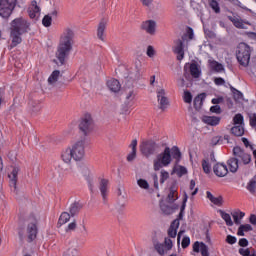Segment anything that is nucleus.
Wrapping results in <instances>:
<instances>
[{
  "label": "nucleus",
  "mask_w": 256,
  "mask_h": 256,
  "mask_svg": "<svg viewBox=\"0 0 256 256\" xmlns=\"http://www.w3.org/2000/svg\"><path fill=\"white\" fill-rule=\"evenodd\" d=\"M75 37V32L71 28H65L60 35L59 43L55 53L56 59L54 63L58 65H65L69 53L73 51V38Z\"/></svg>",
  "instance_id": "f257e3e1"
},
{
  "label": "nucleus",
  "mask_w": 256,
  "mask_h": 256,
  "mask_svg": "<svg viewBox=\"0 0 256 256\" xmlns=\"http://www.w3.org/2000/svg\"><path fill=\"white\" fill-rule=\"evenodd\" d=\"M85 157V140L76 142L72 148L64 150L61 154V159L64 163H71V160L82 161Z\"/></svg>",
  "instance_id": "f03ea898"
},
{
  "label": "nucleus",
  "mask_w": 256,
  "mask_h": 256,
  "mask_svg": "<svg viewBox=\"0 0 256 256\" xmlns=\"http://www.w3.org/2000/svg\"><path fill=\"white\" fill-rule=\"evenodd\" d=\"M251 46L245 43H240L237 47L236 57L240 65L247 67L249 61L251 60Z\"/></svg>",
  "instance_id": "7ed1b4c3"
},
{
  "label": "nucleus",
  "mask_w": 256,
  "mask_h": 256,
  "mask_svg": "<svg viewBox=\"0 0 256 256\" xmlns=\"http://www.w3.org/2000/svg\"><path fill=\"white\" fill-rule=\"evenodd\" d=\"M171 164V148L166 147L165 150L154 160V171H159L162 167H167Z\"/></svg>",
  "instance_id": "20e7f679"
},
{
  "label": "nucleus",
  "mask_w": 256,
  "mask_h": 256,
  "mask_svg": "<svg viewBox=\"0 0 256 256\" xmlns=\"http://www.w3.org/2000/svg\"><path fill=\"white\" fill-rule=\"evenodd\" d=\"M15 5H17V0H0V17L3 19L11 17Z\"/></svg>",
  "instance_id": "39448f33"
},
{
  "label": "nucleus",
  "mask_w": 256,
  "mask_h": 256,
  "mask_svg": "<svg viewBox=\"0 0 256 256\" xmlns=\"http://www.w3.org/2000/svg\"><path fill=\"white\" fill-rule=\"evenodd\" d=\"M15 23L16 33H27L29 31V27H31V23L27 18H16L12 21L10 29L13 27Z\"/></svg>",
  "instance_id": "423d86ee"
},
{
  "label": "nucleus",
  "mask_w": 256,
  "mask_h": 256,
  "mask_svg": "<svg viewBox=\"0 0 256 256\" xmlns=\"http://www.w3.org/2000/svg\"><path fill=\"white\" fill-rule=\"evenodd\" d=\"M26 236L28 243H31L37 239V219L30 218V223L26 228Z\"/></svg>",
  "instance_id": "0eeeda50"
},
{
  "label": "nucleus",
  "mask_w": 256,
  "mask_h": 256,
  "mask_svg": "<svg viewBox=\"0 0 256 256\" xmlns=\"http://www.w3.org/2000/svg\"><path fill=\"white\" fill-rule=\"evenodd\" d=\"M157 149V144L153 141H145L140 144V151L144 157H151Z\"/></svg>",
  "instance_id": "6e6552de"
},
{
  "label": "nucleus",
  "mask_w": 256,
  "mask_h": 256,
  "mask_svg": "<svg viewBox=\"0 0 256 256\" xmlns=\"http://www.w3.org/2000/svg\"><path fill=\"white\" fill-rule=\"evenodd\" d=\"M189 73L194 79L201 77V67L197 63H188L184 66V75Z\"/></svg>",
  "instance_id": "1a4fd4ad"
},
{
  "label": "nucleus",
  "mask_w": 256,
  "mask_h": 256,
  "mask_svg": "<svg viewBox=\"0 0 256 256\" xmlns=\"http://www.w3.org/2000/svg\"><path fill=\"white\" fill-rule=\"evenodd\" d=\"M233 155L238 162L241 161L244 165H249V163H251V155L244 152L241 147H234Z\"/></svg>",
  "instance_id": "9d476101"
},
{
  "label": "nucleus",
  "mask_w": 256,
  "mask_h": 256,
  "mask_svg": "<svg viewBox=\"0 0 256 256\" xmlns=\"http://www.w3.org/2000/svg\"><path fill=\"white\" fill-rule=\"evenodd\" d=\"M80 129H89L90 127H97V121L91 114H85L79 122Z\"/></svg>",
  "instance_id": "9b49d317"
},
{
  "label": "nucleus",
  "mask_w": 256,
  "mask_h": 256,
  "mask_svg": "<svg viewBox=\"0 0 256 256\" xmlns=\"http://www.w3.org/2000/svg\"><path fill=\"white\" fill-rule=\"evenodd\" d=\"M157 99L160 109H167V107H169V99H167V91L165 88H158Z\"/></svg>",
  "instance_id": "f8f14e48"
},
{
  "label": "nucleus",
  "mask_w": 256,
  "mask_h": 256,
  "mask_svg": "<svg viewBox=\"0 0 256 256\" xmlns=\"http://www.w3.org/2000/svg\"><path fill=\"white\" fill-rule=\"evenodd\" d=\"M15 23L17 22H14L12 24V27L10 28V31H11L10 39L12 41L11 47H17V45H19L22 41L21 35H23V33L17 32V26H15Z\"/></svg>",
  "instance_id": "ddd939ff"
},
{
  "label": "nucleus",
  "mask_w": 256,
  "mask_h": 256,
  "mask_svg": "<svg viewBox=\"0 0 256 256\" xmlns=\"http://www.w3.org/2000/svg\"><path fill=\"white\" fill-rule=\"evenodd\" d=\"M173 51L177 54L178 61H183L185 57V44L183 40H176L174 42Z\"/></svg>",
  "instance_id": "4468645a"
},
{
  "label": "nucleus",
  "mask_w": 256,
  "mask_h": 256,
  "mask_svg": "<svg viewBox=\"0 0 256 256\" xmlns=\"http://www.w3.org/2000/svg\"><path fill=\"white\" fill-rule=\"evenodd\" d=\"M141 29H143V31H146V33H148L149 35H155V33L157 32V22H155L154 20H146L142 22Z\"/></svg>",
  "instance_id": "2eb2a0df"
},
{
  "label": "nucleus",
  "mask_w": 256,
  "mask_h": 256,
  "mask_svg": "<svg viewBox=\"0 0 256 256\" xmlns=\"http://www.w3.org/2000/svg\"><path fill=\"white\" fill-rule=\"evenodd\" d=\"M41 14V8L37 4V1H32L30 6L28 7V15L30 19H37Z\"/></svg>",
  "instance_id": "dca6fc26"
},
{
  "label": "nucleus",
  "mask_w": 256,
  "mask_h": 256,
  "mask_svg": "<svg viewBox=\"0 0 256 256\" xmlns=\"http://www.w3.org/2000/svg\"><path fill=\"white\" fill-rule=\"evenodd\" d=\"M229 20L233 23L236 29H248L247 25H251V22L243 20L239 17H229Z\"/></svg>",
  "instance_id": "f3484780"
},
{
  "label": "nucleus",
  "mask_w": 256,
  "mask_h": 256,
  "mask_svg": "<svg viewBox=\"0 0 256 256\" xmlns=\"http://www.w3.org/2000/svg\"><path fill=\"white\" fill-rule=\"evenodd\" d=\"M193 251L201 253L202 256H209V247L203 242H195L193 244Z\"/></svg>",
  "instance_id": "a211bd4d"
},
{
  "label": "nucleus",
  "mask_w": 256,
  "mask_h": 256,
  "mask_svg": "<svg viewBox=\"0 0 256 256\" xmlns=\"http://www.w3.org/2000/svg\"><path fill=\"white\" fill-rule=\"evenodd\" d=\"M106 86L111 93H119V91H121V83L115 78H110L106 82Z\"/></svg>",
  "instance_id": "6ab92c4d"
},
{
  "label": "nucleus",
  "mask_w": 256,
  "mask_h": 256,
  "mask_svg": "<svg viewBox=\"0 0 256 256\" xmlns=\"http://www.w3.org/2000/svg\"><path fill=\"white\" fill-rule=\"evenodd\" d=\"M107 29V20L103 19L99 22L97 27V37L100 41H105L107 35L105 30Z\"/></svg>",
  "instance_id": "aec40b11"
},
{
  "label": "nucleus",
  "mask_w": 256,
  "mask_h": 256,
  "mask_svg": "<svg viewBox=\"0 0 256 256\" xmlns=\"http://www.w3.org/2000/svg\"><path fill=\"white\" fill-rule=\"evenodd\" d=\"M99 189L102 195V199L105 203V201H107V195H109V180L101 179L99 184Z\"/></svg>",
  "instance_id": "412c9836"
},
{
  "label": "nucleus",
  "mask_w": 256,
  "mask_h": 256,
  "mask_svg": "<svg viewBox=\"0 0 256 256\" xmlns=\"http://www.w3.org/2000/svg\"><path fill=\"white\" fill-rule=\"evenodd\" d=\"M213 171L217 177H225L229 173L227 165L218 163L213 167Z\"/></svg>",
  "instance_id": "4be33fe9"
},
{
  "label": "nucleus",
  "mask_w": 256,
  "mask_h": 256,
  "mask_svg": "<svg viewBox=\"0 0 256 256\" xmlns=\"http://www.w3.org/2000/svg\"><path fill=\"white\" fill-rule=\"evenodd\" d=\"M64 256H79V250H77V241L72 240L69 242V246L64 252Z\"/></svg>",
  "instance_id": "5701e85b"
},
{
  "label": "nucleus",
  "mask_w": 256,
  "mask_h": 256,
  "mask_svg": "<svg viewBox=\"0 0 256 256\" xmlns=\"http://www.w3.org/2000/svg\"><path fill=\"white\" fill-rule=\"evenodd\" d=\"M208 67L212 71H215V73H225V67L223 66V64H221L215 60H209Z\"/></svg>",
  "instance_id": "b1692460"
},
{
  "label": "nucleus",
  "mask_w": 256,
  "mask_h": 256,
  "mask_svg": "<svg viewBox=\"0 0 256 256\" xmlns=\"http://www.w3.org/2000/svg\"><path fill=\"white\" fill-rule=\"evenodd\" d=\"M202 121L206 125H210L211 127H216V125H219V123H221V118L217 116H203Z\"/></svg>",
  "instance_id": "393cba45"
},
{
  "label": "nucleus",
  "mask_w": 256,
  "mask_h": 256,
  "mask_svg": "<svg viewBox=\"0 0 256 256\" xmlns=\"http://www.w3.org/2000/svg\"><path fill=\"white\" fill-rule=\"evenodd\" d=\"M177 189V182H173L169 189V194L167 197L169 203H174V201H177V199L179 198L177 196Z\"/></svg>",
  "instance_id": "a878e982"
},
{
  "label": "nucleus",
  "mask_w": 256,
  "mask_h": 256,
  "mask_svg": "<svg viewBox=\"0 0 256 256\" xmlns=\"http://www.w3.org/2000/svg\"><path fill=\"white\" fill-rule=\"evenodd\" d=\"M129 147L131 149V152L127 156V161H135V158L137 157V140H132Z\"/></svg>",
  "instance_id": "bb28decb"
},
{
  "label": "nucleus",
  "mask_w": 256,
  "mask_h": 256,
  "mask_svg": "<svg viewBox=\"0 0 256 256\" xmlns=\"http://www.w3.org/2000/svg\"><path fill=\"white\" fill-rule=\"evenodd\" d=\"M139 77H140L139 72L130 73L125 81V85H124L125 89H127V87L128 88L133 87V82L137 81Z\"/></svg>",
  "instance_id": "cd10ccee"
},
{
  "label": "nucleus",
  "mask_w": 256,
  "mask_h": 256,
  "mask_svg": "<svg viewBox=\"0 0 256 256\" xmlns=\"http://www.w3.org/2000/svg\"><path fill=\"white\" fill-rule=\"evenodd\" d=\"M206 197L211 201V203H213V205H217V207H221V205H223V197L221 196L215 197L211 192L207 191Z\"/></svg>",
  "instance_id": "c85d7f7f"
},
{
  "label": "nucleus",
  "mask_w": 256,
  "mask_h": 256,
  "mask_svg": "<svg viewBox=\"0 0 256 256\" xmlns=\"http://www.w3.org/2000/svg\"><path fill=\"white\" fill-rule=\"evenodd\" d=\"M177 229H179V220H174L168 229V236L171 237V239L177 237Z\"/></svg>",
  "instance_id": "c756f323"
},
{
  "label": "nucleus",
  "mask_w": 256,
  "mask_h": 256,
  "mask_svg": "<svg viewBox=\"0 0 256 256\" xmlns=\"http://www.w3.org/2000/svg\"><path fill=\"white\" fill-rule=\"evenodd\" d=\"M17 175H19V168H13L11 174L8 175L10 179V187L17 189Z\"/></svg>",
  "instance_id": "7c9ffc66"
},
{
  "label": "nucleus",
  "mask_w": 256,
  "mask_h": 256,
  "mask_svg": "<svg viewBox=\"0 0 256 256\" xmlns=\"http://www.w3.org/2000/svg\"><path fill=\"white\" fill-rule=\"evenodd\" d=\"M233 125L236 129H243V127H245V120L243 118V115L236 114L233 118Z\"/></svg>",
  "instance_id": "2f4dec72"
},
{
  "label": "nucleus",
  "mask_w": 256,
  "mask_h": 256,
  "mask_svg": "<svg viewBox=\"0 0 256 256\" xmlns=\"http://www.w3.org/2000/svg\"><path fill=\"white\" fill-rule=\"evenodd\" d=\"M249 231H253V226L250 224H241L238 228L237 235L239 237H245V233H249Z\"/></svg>",
  "instance_id": "473e14b6"
},
{
  "label": "nucleus",
  "mask_w": 256,
  "mask_h": 256,
  "mask_svg": "<svg viewBox=\"0 0 256 256\" xmlns=\"http://www.w3.org/2000/svg\"><path fill=\"white\" fill-rule=\"evenodd\" d=\"M231 216L234 219V223L235 225H241V219H243V217H245V212L242 211H234L231 213Z\"/></svg>",
  "instance_id": "72a5a7b5"
},
{
  "label": "nucleus",
  "mask_w": 256,
  "mask_h": 256,
  "mask_svg": "<svg viewBox=\"0 0 256 256\" xmlns=\"http://www.w3.org/2000/svg\"><path fill=\"white\" fill-rule=\"evenodd\" d=\"M228 167L231 173H237V169H239V160L236 158H230L228 160Z\"/></svg>",
  "instance_id": "f704fd0d"
},
{
  "label": "nucleus",
  "mask_w": 256,
  "mask_h": 256,
  "mask_svg": "<svg viewBox=\"0 0 256 256\" xmlns=\"http://www.w3.org/2000/svg\"><path fill=\"white\" fill-rule=\"evenodd\" d=\"M154 249L155 251H157V253H159L161 256L163 255H167V253L169 252V250H167V248L165 247L164 243H155L154 244Z\"/></svg>",
  "instance_id": "c9c22d12"
},
{
  "label": "nucleus",
  "mask_w": 256,
  "mask_h": 256,
  "mask_svg": "<svg viewBox=\"0 0 256 256\" xmlns=\"http://www.w3.org/2000/svg\"><path fill=\"white\" fill-rule=\"evenodd\" d=\"M61 77V72L59 70H54L48 78V83L50 85H55L56 81H59Z\"/></svg>",
  "instance_id": "e433bc0d"
},
{
  "label": "nucleus",
  "mask_w": 256,
  "mask_h": 256,
  "mask_svg": "<svg viewBox=\"0 0 256 256\" xmlns=\"http://www.w3.org/2000/svg\"><path fill=\"white\" fill-rule=\"evenodd\" d=\"M219 213H220L222 219L225 221L226 225H227L228 227H233L234 222H233V220L231 219V214L226 213V212L223 211V210H220Z\"/></svg>",
  "instance_id": "4c0bfd02"
},
{
  "label": "nucleus",
  "mask_w": 256,
  "mask_h": 256,
  "mask_svg": "<svg viewBox=\"0 0 256 256\" xmlns=\"http://www.w3.org/2000/svg\"><path fill=\"white\" fill-rule=\"evenodd\" d=\"M82 208H83V206L81 204H79L78 202L71 204L70 209H69L70 215L72 217H75V215H77V213H79Z\"/></svg>",
  "instance_id": "58836bf2"
},
{
  "label": "nucleus",
  "mask_w": 256,
  "mask_h": 256,
  "mask_svg": "<svg viewBox=\"0 0 256 256\" xmlns=\"http://www.w3.org/2000/svg\"><path fill=\"white\" fill-rule=\"evenodd\" d=\"M205 97H207V95L205 93H202L194 99V106L196 107V109H201L203 101H205Z\"/></svg>",
  "instance_id": "ea45409f"
},
{
  "label": "nucleus",
  "mask_w": 256,
  "mask_h": 256,
  "mask_svg": "<svg viewBox=\"0 0 256 256\" xmlns=\"http://www.w3.org/2000/svg\"><path fill=\"white\" fill-rule=\"evenodd\" d=\"M192 39H195V32H193V28H186L183 40L192 41Z\"/></svg>",
  "instance_id": "a19ab883"
},
{
  "label": "nucleus",
  "mask_w": 256,
  "mask_h": 256,
  "mask_svg": "<svg viewBox=\"0 0 256 256\" xmlns=\"http://www.w3.org/2000/svg\"><path fill=\"white\" fill-rule=\"evenodd\" d=\"M170 155H172L173 159H176V161H180L181 159V151L177 146H173L170 149Z\"/></svg>",
  "instance_id": "79ce46f5"
},
{
  "label": "nucleus",
  "mask_w": 256,
  "mask_h": 256,
  "mask_svg": "<svg viewBox=\"0 0 256 256\" xmlns=\"http://www.w3.org/2000/svg\"><path fill=\"white\" fill-rule=\"evenodd\" d=\"M69 219H71V214L63 212L58 220V225H65V223H68Z\"/></svg>",
  "instance_id": "37998d69"
},
{
  "label": "nucleus",
  "mask_w": 256,
  "mask_h": 256,
  "mask_svg": "<svg viewBox=\"0 0 256 256\" xmlns=\"http://www.w3.org/2000/svg\"><path fill=\"white\" fill-rule=\"evenodd\" d=\"M146 55L150 59H155V57L157 56V50H155L153 46H148L146 49Z\"/></svg>",
  "instance_id": "c03bdc74"
},
{
  "label": "nucleus",
  "mask_w": 256,
  "mask_h": 256,
  "mask_svg": "<svg viewBox=\"0 0 256 256\" xmlns=\"http://www.w3.org/2000/svg\"><path fill=\"white\" fill-rule=\"evenodd\" d=\"M247 189L250 193H256V176L249 181Z\"/></svg>",
  "instance_id": "a18cd8bd"
},
{
  "label": "nucleus",
  "mask_w": 256,
  "mask_h": 256,
  "mask_svg": "<svg viewBox=\"0 0 256 256\" xmlns=\"http://www.w3.org/2000/svg\"><path fill=\"white\" fill-rule=\"evenodd\" d=\"M135 100V90L133 88L126 90V101L127 103H131Z\"/></svg>",
  "instance_id": "49530a36"
},
{
  "label": "nucleus",
  "mask_w": 256,
  "mask_h": 256,
  "mask_svg": "<svg viewBox=\"0 0 256 256\" xmlns=\"http://www.w3.org/2000/svg\"><path fill=\"white\" fill-rule=\"evenodd\" d=\"M137 185L140 187V189H144V191H149V182L145 179H138Z\"/></svg>",
  "instance_id": "de8ad7c7"
},
{
  "label": "nucleus",
  "mask_w": 256,
  "mask_h": 256,
  "mask_svg": "<svg viewBox=\"0 0 256 256\" xmlns=\"http://www.w3.org/2000/svg\"><path fill=\"white\" fill-rule=\"evenodd\" d=\"M209 6L215 13H219L221 11V8H219V2H217V0H210Z\"/></svg>",
  "instance_id": "09e8293b"
},
{
  "label": "nucleus",
  "mask_w": 256,
  "mask_h": 256,
  "mask_svg": "<svg viewBox=\"0 0 256 256\" xmlns=\"http://www.w3.org/2000/svg\"><path fill=\"white\" fill-rule=\"evenodd\" d=\"M160 209L164 215H171L173 213V208L169 207L168 205L161 204Z\"/></svg>",
  "instance_id": "8fccbe9b"
},
{
  "label": "nucleus",
  "mask_w": 256,
  "mask_h": 256,
  "mask_svg": "<svg viewBox=\"0 0 256 256\" xmlns=\"http://www.w3.org/2000/svg\"><path fill=\"white\" fill-rule=\"evenodd\" d=\"M202 169L204 173H211V164H209V160L204 159L202 161Z\"/></svg>",
  "instance_id": "3c124183"
},
{
  "label": "nucleus",
  "mask_w": 256,
  "mask_h": 256,
  "mask_svg": "<svg viewBox=\"0 0 256 256\" xmlns=\"http://www.w3.org/2000/svg\"><path fill=\"white\" fill-rule=\"evenodd\" d=\"M169 179V172L162 170L160 173V184L163 185Z\"/></svg>",
  "instance_id": "603ef678"
},
{
  "label": "nucleus",
  "mask_w": 256,
  "mask_h": 256,
  "mask_svg": "<svg viewBox=\"0 0 256 256\" xmlns=\"http://www.w3.org/2000/svg\"><path fill=\"white\" fill-rule=\"evenodd\" d=\"M231 133L234 137H243L245 135V129H231Z\"/></svg>",
  "instance_id": "864d4df0"
},
{
  "label": "nucleus",
  "mask_w": 256,
  "mask_h": 256,
  "mask_svg": "<svg viewBox=\"0 0 256 256\" xmlns=\"http://www.w3.org/2000/svg\"><path fill=\"white\" fill-rule=\"evenodd\" d=\"M163 244L166 247L167 251H171V249H173V240L171 238H165Z\"/></svg>",
  "instance_id": "5fc2aeb1"
},
{
  "label": "nucleus",
  "mask_w": 256,
  "mask_h": 256,
  "mask_svg": "<svg viewBox=\"0 0 256 256\" xmlns=\"http://www.w3.org/2000/svg\"><path fill=\"white\" fill-rule=\"evenodd\" d=\"M52 21L53 19L51 18V16L46 15L42 20V24L44 25V27H51Z\"/></svg>",
  "instance_id": "6e6d98bb"
},
{
  "label": "nucleus",
  "mask_w": 256,
  "mask_h": 256,
  "mask_svg": "<svg viewBox=\"0 0 256 256\" xmlns=\"http://www.w3.org/2000/svg\"><path fill=\"white\" fill-rule=\"evenodd\" d=\"M176 173L179 175V177H183V175H187V168L183 166H178L176 168Z\"/></svg>",
  "instance_id": "4d7b16f0"
},
{
  "label": "nucleus",
  "mask_w": 256,
  "mask_h": 256,
  "mask_svg": "<svg viewBox=\"0 0 256 256\" xmlns=\"http://www.w3.org/2000/svg\"><path fill=\"white\" fill-rule=\"evenodd\" d=\"M183 99L185 103H191V101H193V95H191V92L185 91Z\"/></svg>",
  "instance_id": "13d9d810"
},
{
  "label": "nucleus",
  "mask_w": 256,
  "mask_h": 256,
  "mask_svg": "<svg viewBox=\"0 0 256 256\" xmlns=\"http://www.w3.org/2000/svg\"><path fill=\"white\" fill-rule=\"evenodd\" d=\"M182 248L183 249H187V247H189V245H191V239L189 237H184L182 239Z\"/></svg>",
  "instance_id": "bf43d9fd"
},
{
  "label": "nucleus",
  "mask_w": 256,
  "mask_h": 256,
  "mask_svg": "<svg viewBox=\"0 0 256 256\" xmlns=\"http://www.w3.org/2000/svg\"><path fill=\"white\" fill-rule=\"evenodd\" d=\"M226 243L229 245H235V243H237V238L235 236L228 235L226 237Z\"/></svg>",
  "instance_id": "052dcab7"
},
{
  "label": "nucleus",
  "mask_w": 256,
  "mask_h": 256,
  "mask_svg": "<svg viewBox=\"0 0 256 256\" xmlns=\"http://www.w3.org/2000/svg\"><path fill=\"white\" fill-rule=\"evenodd\" d=\"M211 113H216V115L221 114V106L220 105H214L210 107Z\"/></svg>",
  "instance_id": "680f3d73"
},
{
  "label": "nucleus",
  "mask_w": 256,
  "mask_h": 256,
  "mask_svg": "<svg viewBox=\"0 0 256 256\" xmlns=\"http://www.w3.org/2000/svg\"><path fill=\"white\" fill-rule=\"evenodd\" d=\"M234 99H235V101H238V102L243 101V93H241L240 91H235Z\"/></svg>",
  "instance_id": "e2e57ef3"
},
{
  "label": "nucleus",
  "mask_w": 256,
  "mask_h": 256,
  "mask_svg": "<svg viewBox=\"0 0 256 256\" xmlns=\"http://www.w3.org/2000/svg\"><path fill=\"white\" fill-rule=\"evenodd\" d=\"M251 127H256V114L252 113L249 115Z\"/></svg>",
  "instance_id": "0e129e2a"
},
{
  "label": "nucleus",
  "mask_w": 256,
  "mask_h": 256,
  "mask_svg": "<svg viewBox=\"0 0 256 256\" xmlns=\"http://www.w3.org/2000/svg\"><path fill=\"white\" fill-rule=\"evenodd\" d=\"M239 253L243 256H251V251H249V249L240 248Z\"/></svg>",
  "instance_id": "69168bd1"
},
{
  "label": "nucleus",
  "mask_w": 256,
  "mask_h": 256,
  "mask_svg": "<svg viewBox=\"0 0 256 256\" xmlns=\"http://www.w3.org/2000/svg\"><path fill=\"white\" fill-rule=\"evenodd\" d=\"M143 7H151L153 5V0H140Z\"/></svg>",
  "instance_id": "338daca9"
},
{
  "label": "nucleus",
  "mask_w": 256,
  "mask_h": 256,
  "mask_svg": "<svg viewBox=\"0 0 256 256\" xmlns=\"http://www.w3.org/2000/svg\"><path fill=\"white\" fill-rule=\"evenodd\" d=\"M214 83L215 85H225V79L218 77V78H214Z\"/></svg>",
  "instance_id": "774afa93"
}]
</instances>
